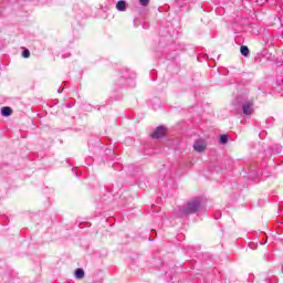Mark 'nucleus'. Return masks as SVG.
<instances>
[{
    "label": "nucleus",
    "mask_w": 283,
    "mask_h": 283,
    "mask_svg": "<svg viewBox=\"0 0 283 283\" xmlns=\"http://www.w3.org/2000/svg\"><path fill=\"white\" fill-rule=\"evenodd\" d=\"M220 143H221V145H227V143H229V136L228 135H221L220 136Z\"/></svg>",
    "instance_id": "9"
},
{
    "label": "nucleus",
    "mask_w": 283,
    "mask_h": 283,
    "mask_svg": "<svg viewBox=\"0 0 283 283\" xmlns=\"http://www.w3.org/2000/svg\"><path fill=\"white\" fill-rule=\"evenodd\" d=\"M193 149L201 154V151H205V149H207V143H205V140L202 139H197L193 144Z\"/></svg>",
    "instance_id": "4"
},
{
    "label": "nucleus",
    "mask_w": 283,
    "mask_h": 283,
    "mask_svg": "<svg viewBox=\"0 0 283 283\" xmlns=\"http://www.w3.org/2000/svg\"><path fill=\"white\" fill-rule=\"evenodd\" d=\"M22 56H23V59H30V50L25 49V50L22 52Z\"/></svg>",
    "instance_id": "10"
},
{
    "label": "nucleus",
    "mask_w": 283,
    "mask_h": 283,
    "mask_svg": "<svg viewBox=\"0 0 283 283\" xmlns=\"http://www.w3.org/2000/svg\"><path fill=\"white\" fill-rule=\"evenodd\" d=\"M139 4L147 8V6H149V0H139Z\"/></svg>",
    "instance_id": "11"
},
{
    "label": "nucleus",
    "mask_w": 283,
    "mask_h": 283,
    "mask_svg": "<svg viewBox=\"0 0 283 283\" xmlns=\"http://www.w3.org/2000/svg\"><path fill=\"white\" fill-rule=\"evenodd\" d=\"M116 10H118V12H125V10H127V2L125 0H119L116 3Z\"/></svg>",
    "instance_id": "5"
},
{
    "label": "nucleus",
    "mask_w": 283,
    "mask_h": 283,
    "mask_svg": "<svg viewBox=\"0 0 283 283\" xmlns=\"http://www.w3.org/2000/svg\"><path fill=\"white\" fill-rule=\"evenodd\" d=\"M151 138H165V136H167V127L165 126H158L155 132H153V134L150 135Z\"/></svg>",
    "instance_id": "2"
},
{
    "label": "nucleus",
    "mask_w": 283,
    "mask_h": 283,
    "mask_svg": "<svg viewBox=\"0 0 283 283\" xmlns=\"http://www.w3.org/2000/svg\"><path fill=\"white\" fill-rule=\"evenodd\" d=\"M240 52H241L242 56H249V54H250L249 46L242 45L240 48Z\"/></svg>",
    "instance_id": "8"
},
{
    "label": "nucleus",
    "mask_w": 283,
    "mask_h": 283,
    "mask_svg": "<svg viewBox=\"0 0 283 283\" xmlns=\"http://www.w3.org/2000/svg\"><path fill=\"white\" fill-rule=\"evenodd\" d=\"M243 116H251L253 114V101H247L242 104Z\"/></svg>",
    "instance_id": "3"
},
{
    "label": "nucleus",
    "mask_w": 283,
    "mask_h": 283,
    "mask_svg": "<svg viewBox=\"0 0 283 283\" xmlns=\"http://www.w3.org/2000/svg\"><path fill=\"white\" fill-rule=\"evenodd\" d=\"M75 277L77 280H83V277H85V271H83V269H76L75 270Z\"/></svg>",
    "instance_id": "7"
},
{
    "label": "nucleus",
    "mask_w": 283,
    "mask_h": 283,
    "mask_svg": "<svg viewBox=\"0 0 283 283\" xmlns=\"http://www.w3.org/2000/svg\"><path fill=\"white\" fill-rule=\"evenodd\" d=\"M1 114L2 116H6V117L12 116V108L9 106H4L1 108Z\"/></svg>",
    "instance_id": "6"
},
{
    "label": "nucleus",
    "mask_w": 283,
    "mask_h": 283,
    "mask_svg": "<svg viewBox=\"0 0 283 283\" xmlns=\"http://www.w3.org/2000/svg\"><path fill=\"white\" fill-rule=\"evenodd\" d=\"M200 207H202V202L200 199H192L187 206L179 208L180 216H191V213H198L200 211Z\"/></svg>",
    "instance_id": "1"
}]
</instances>
